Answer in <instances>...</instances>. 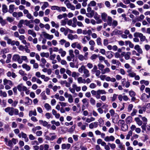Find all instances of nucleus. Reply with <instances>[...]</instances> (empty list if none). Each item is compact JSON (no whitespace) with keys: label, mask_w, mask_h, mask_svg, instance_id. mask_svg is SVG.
<instances>
[{"label":"nucleus","mask_w":150,"mask_h":150,"mask_svg":"<svg viewBox=\"0 0 150 150\" xmlns=\"http://www.w3.org/2000/svg\"><path fill=\"white\" fill-rule=\"evenodd\" d=\"M78 71L81 74L83 72V76L85 78L88 77L90 75L89 71L86 68L84 65H82L79 69Z\"/></svg>","instance_id":"1"},{"label":"nucleus","mask_w":150,"mask_h":150,"mask_svg":"<svg viewBox=\"0 0 150 150\" xmlns=\"http://www.w3.org/2000/svg\"><path fill=\"white\" fill-rule=\"evenodd\" d=\"M134 37H139L140 38V41L144 42L146 40V38L145 36L141 33L135 32L134 34Z\"/></svg>","instance_id":"2"},{"label":"nucleus","mask_w":150,"mask_h":150,"mask_svg":"<svg viewBox=\"0 0 150 150\" xmlns=\"http://www.w3.org/2000/svg\"><path fill=\"white\" fill-rule=\"evenodd\" d=\"M12 59L14 61L17 62L19 64H21L22 63L21 57L18 54H14L13 56Z\"/></svg>","instance_id":"3"},{"label":"nucleus","mask_w":150,"mask_h":150,"mask_svg":"<svg viewBox=\"0 0 150 150\" xmlns=\"http://www.w3.org/2000/svg\"><path fill=\"white\" fill-rule=\"evenodd\" d=\"M5 111L8 113L9 115L12 116L14 114V108L13 107H8L5 109Z\"/></svg>","instance_id":"4"},{"label":"nucleus","mask_w":150,"mask_h":150,"mask_svg":"<svg viewBox=\"0 0 150 150\" xmlns=\"http://www.w3.org/2000/svg\"><path fill=\"white\" fill-rule=\"evenodd\" d=\"M64 96L66 98H68V101L69 103H71L73 102V96L71 94L66 92L64 94Z\"/></svg>","instance_id":"5"},{"label":"nucleus","mask_w":150,"mask_h":150,"mask_svg":"<svg viewBox=\"0 0 150 150\" xmlns=\"http://www.w3.org/2000/svg\"><path fill=\"white\" fill-rule=\"evenodd\" d=\"M91 39L90 37L87 36H83L82 38V43L83 44H86L88 41H89Z\"/></svg>","instance_id":"6"},{"label":"nucleus","mask_w":150,"mask_h":150,"mask_svg":"<svg viewBox=\"0 0 150 150\" xmlns=\"http://www.w3.org/2000/svg\"><path fill=\"white\" fill-rule=\"evenodd\" d=\"M67 38L69 39L72 40L74 39H77L78 38V36L76 34L73 35L71 34H69L68 35Z\"/></svg>","instance_id":"7"},{"label":"nucleus","mask_w":150,"mask_h":150,"mask_svg":"<svg viewBox=\"0 0 150 150\" xmlns=\"http://www.w3.org/2000/svg\"><path fill=\"white\" fill-rule=\"evenodd\" d=\"M150 96L147 95L145 93H143L142 94L141 99L144 102L146 101L147 98H149Z\"/></svg>","instance_id":"8"},{"label":"nucleus","mask_w":150,"mask_h":150,"mask_svg":"<svg viewBox=\"0 0 150 150\" xmlns=\"http://www.w3.org/2000/svg\"><path fill=\"white\" fill-rule=\"evenodd\" d=\"M4 84V85H6L7 84H8L10 86H12L13 83L10 80H7V79H5L3 80Z\"/></svg>","instance_id":"9"},{"label":"nucleus","mask_w":150,"mask_h":150,"mask_svg":"<svg viewBox=\"0 0 150 150\" xmlns=\"http://www.w3.org/2000/svg\"><path fill=\"white\" fill-rule=\"evenodd\" d=\"M115 139L114 137L113 136H110V137L106 136L104 139V140L106 142L110 141H113Z\"/></svg>","instance_id":"10"},{"label":"nucleus","mask_w":150,"mask_h":150,"mask_svg":"<svg viewBox=\"0 0 150 150\" xmlns=\"http://www.w3.org/2000/svg\"><path fill=\"white\" fill-rule=\"evenodd\" d=\"M98 126V123L96 122L91 123L89 125V128L91 129H92L93 128H96Z\"/></svg>","instance_id":"11"},{"label":"nucleus","mask_w":150,"mask_h":150,"mask_svg":"<svg viewBox=\"0 0 150 150\" xmlns=\"http://www.w3.org/2000/svg\"><path fill=\"white\" fill-rule=\"evenodd\" d=\"M122 33V31L117 29H115L112 32V33H111V35L112 36H113V35L121 34Z\"/></svg>","instance_id":"12"},{"label":"nucleus","mask_w":150,"mask_h":150,"mask_svg":"<svg viewBox=\"0 0 150 150\" xmlns=\"http://www.w3.org/2000/svg\"><path fill=\"white\" fill-rule=\"evenodd\" d=\"M71 147V144H63L62 145L61 148L62 149H69Z\"/></svg>","instance_id":"13"},{"label":"nucleus","mask_w":150,"mask_h":150,"mask_svg":"<svg viewBox=\"0 0 150 150\" xmlns=\"http://www.w3.org/2000/svg\"><path fill=\"white\" fill-rule=\"evenodd\" d=\"M134 49L136 50L139 53L141 54L142 53V50L139 45H135L134 46Z\"/></svg>","instance_id":"14"},{"label":"nucleus","mask_w":150,"mask_h":150,"mask_svg":"<svg viewBox=\"0 0 150 150\" xmlns=\"http://www.w3.org/2000/svg\"><path fill=\"white\" fill-rule=\"evenodd\" d=\"M95 14V11L93 10L90 11L89 13H86V16L88 18H91L93 17Z\"/></svg>","instance_id":"15"},{"label":"nucleus","mask_w":150,"mask_h":150,"mask_svg":"<svg viewBox=\"0 0 150 150\" xmlns=\"http://www.w3.org/2000/svg\"><path fill=\"white\" fill-rule=\"evenodd\" d=\"M134 120L136 122L137 124L139 126H141L143 124L142 121L138 117H137L135 118Z\"/></svg>","instance_id":"16"},{"label":"nucleus","mask_w":150,"mask_h":150,"mask_svg":"<svg viewBox=\"0 0 150 150\" xmlns=\"http://www.w3.org/2000/svg\"><path fill=\"white\" fill-rule=\"evenodd\" d=\"M101 17L102 20L104 22L107 21V14L105 13L104 12L101 14Z\"/></svg>","instance_id":"17"},{"label":"nucleus","mask_w":150,"mask_h":150,"mask_svg":"<svg viewBox=\"0 0 150 150\" xmlns=\"http://www.w3.org/2000/svg\"><path fill=\"white\" fill-rule=\"evenodd\" d=\"M78 82L79 83H86V80L82 78V77H80L77 78Z\"/></svg>","instance_id":"18"},{"label":"nucleus","mask_w":150,"mask_h":150,"mask_svg":"<svg viewBox=\"0 0 150 150\" xmlns=\"http://www.w3.org/2000/svg\"><path fill=\"white\" fill-rule=\"evenodd\" d=\"M51 9L52 10H57L59 12H61L60 8L57 6H52L51 7Z\"/></svg>","instance_id":"19"},{"label":"nucleus","mask_w":150,"mask_h":150,"mask_svg":"<svg viewBox=\"0 0 150 150\" xmlns=\"http://www.w3.org/2000/svg\"><path fill=\"white\" fill-rule=\"evenodd\" d=\"M15 6V5L13 4H11L9 6L8 11L9 13H11L13 12Z\"/></svg>","instance_id":"20"},{"label":"nucleus","mask_w":150,"mask_h":150,"mask_svg":"<svg viewBox=\"0 0 150 150\" xmlns=\"http://www.w3.org/2000/svg\"><path fill=\"white\" fill-rule=\"evenodd\" d=\"M28 34L29 35H31L33 37H35L36 36V34L33 30H29L28 31Z\"/></svg>","instance_id":"21"},{"label":"nucleus","mask_w":150,"mask_h":150,"mask_svg":"<svg viewBox=\"0 0 150 150\" xmlns=\"http://www.w3.org/2000/svg\"><path fill=\"white\" fill-rule=\"evenodd\" d=\"M37 114L36 110L35 109H34L33 111H30L29 112V115L30 117L32 115L36 116Z\"/></svg>","instance_id":"22"},{"label":"nucleus","mask_w":150,"mask_h":150,"mask_svg":"<svg viewBox=\"0 0 150 150\" xmlns=\"http://www.w3.org/2000/svg\"><path fill=\"white\" fill-rule=\"evenodd\" d=\"M23 68L25 69L27 71H29L30 69V67L26 64H23L22 65Z\"/></svg>","instance_id":"23"},{"label":"nucleus","mask_w":150,"mask_h":150,"mask_svg":"<svg viewBox=\"0 0 150 150\" xmlns=\"http://www.w3.org/2000/svg\"><path fill=\"white\" fill-rule=\"evenodd\" d=\"M131 55V53L130 52H126L124 55L125 59L127 60L129 59L130 58Z\"/></svg>","instance_id":"24"},{"label":"nucleus","mask_w":150,"mask_h":150,"mask_svg":"<svg viewBox=\"0 0 150 150\" xmlns=\"http://www.w3.org/2000/svg\"><path fill=\"white\" fill-rule=\"evenodd\" d=\"M2 10L3 13H6L8 11V9L7 6L5 4H4L2 5Z\"/></svg>","instance_id":"25"},{"label":"nucleus","mask_w":150,"mask_h":150,"mask_svg":"<svg viewBox=\"0 0 150 150\" xmlns=\"http://www.w3.org/2000/svg\"><path fill=\"white\" fill-rule=\"evenodd\" d=\"M98 70L97 66L96 65H94L93 68L91 71V72L92 74H94Z\"/></svg>","instance_id":"26"},{"label":"nucleus","mask_w":150,"mask_h":150,"mask_svg":"<svg viewBox=\"0 0 150 150\" xmlns=\"http://www.w3.org/2000/svg\"><path fill=\"white\" fill-rule=\"evenodd\" d=\"M39 122L40 124L42 125L44 127H46L48 124L47 122L45 121L41 120H39Z\"/></svg>","instance_id":"27"},{"label":"nucleus","mask_w":150,"mask_h":150,"mask_svg":"<svg viewBox=\"0 0 150 150\" xmlns=\"http://www.w3.org/2000/svg\"><path fill=\"white\" fill-rule=\"evenodd\" d=\"M110 71V69L108 67H106L103 69L101 72V74H104L105 73H109Z\"/></svg>","instance_id":"28"},{"label":"nucleus","mask_w":150,"mask_h":150,"mask_svg":"<svg viewBox=\"0 0 150 150\" xmlns=\"http://www.w3.org/2000/svg\"><path fill=\"white\" fill-rule=\"evenodd\" d=\"M82 101L83 103L86 107H88V106L89 103L88 102V100L87 98H83L82 100Z\"/></svg>","instance_id":"29"},{"label":"nucleus","mask_w":150,"mask_h":150,"mask_svg":"<svg viewBox=\"0 0 150 150\" xmlns=\"http://www.w3.org/2000/svg\"><path fill=\"white\" fill-rule=\"evenodd\" d=\"M112 22V18L110 16L107 17V23L109 26H111V23Z\"/></svg>","instance_id":"30"},{"label":"nucleus","mask_w":150,"mask_h":150,"mask_svg":"<svg viewBox=\"0 0 150 150\" xmlns=\"http://www.w3.org/2000/svg\"><path fill=\"white\" fill-rule=\"evenodd\" d=\"M96 41L98 45L101 46L102 45L101 39L100 38L98 37L97 38L96 40Z\"/></svg>","instance_id":"31"},{"label":"nucleus","mask_w":150,"mask_h":150,"mask_svg":"<svg viewBox=\"0 0 150 150\" xmlns=\"http://www.w3.org/2000/svg\"><path fill=\"white\" fill-rule=\"evenodd\" d=\"M25 99L27 101H26L25 103V104H27L28 105H30L32 103V100L31 99H30L29 97H26L25 98Z\"/></svg>","instance_id":"32"},{"label":"nucleus","mask_w":150,"mask_h":150,"mask_svg":"<svg viewBox=\"0 0 150 150\" xmlns=\"http://www.w3.org/2000/svg\"><path fill=\"white\" fill-rule=\"evenodd\" d=\"M78 58L79 60L81 61H83L84 60H86V58L84 57V56L81 54L78 55Z\"/></svg>","instance_id":"33"},{"label":"nucleus","mask_w":150,"mask_h":150,"mask_svg":"<svg viewBox=\"0 0 150 150\" xmlns=\"http://www.w3.org/2000/svg\"><path fill=\"white\" fill-rule=\"evenodd\" d=\"M132 118L131 116H128L126 119V122L127 124L131 123L132 121Z\"/></svg>","instance_id":"34"},{"label":"nucleus","mask_w":150,"mask_h":150,"mask_svg":"<svg viewBox=\"0 0 150 150\" xmlns=\"http://www.w3.org/2000/svg\"><path fill=\"white\" fill-rule=\"evenodd\" d=\"M51 23L52 25V26L53 27H55L56 28H58L59 27V24L58 23H55L54 21H52L51 22Z\"/></svg>","instance_id":"35"},{"label":"nucleus","mask_w":150,"mask_h":150,"mask_svg":"<svg viewBox=\"0 0 150 150\" xmlns=\"http://www.w3.org/2000/svg\"><path fill=\"white\" fill-rule=\"evenodd\" d=\"M24 20H23L22 19L20 20L17 25V26L18 28H21L22 27H23V24L24 23Z\"/></svg>","instance_id":"36"},{"label":"nucleus","mask_w":150,"mask_h":150,"mask_svg":"<svg viewBox=\"0 0 150 150\" xmlns=\"http://www.w3.org/2000/svg\"><path fill=\"white\" fill-rule=\"evenodd\" d=\"M40 55L42 57H45L47 58L49 56V54L48 52L45 53L42 52L40 53Z\"/></svg>","instance_id":"37"},{"label":"nucleus","mask_w":150,"mask_h":150,"mask_svg":"<svg viewBox=\"0 0 150 150\" xmlns=\"http://www.w3.org/2000/svg\"><path fill=\"white\" fill-rule=\"evenodd\" d=\"M75 126L73 125L68 130V132L70 133H72L74 132V130L75 129Z\"/></svg>","instance_id":"38"},{"label":"nucleus","mask_w":150,"mask_h":150,"mask_svg":"<svg viewBox=\"0 0 150 150\" xmlns=\"http://www.w3.org/2000/svg\"><path fill=\"white\" fill-rule=\"evenodd\" d=\"M97 66L98 67L99 70L102 72L105 67L104 66L101 64L99 63L97 65Z\"/></svg>","instance_id":"39"},{"label":"nucleus","mask_w":150,"mask_h":150,"mask_svg":"<svg viewBox=\"0 0 150 150\" xmlns=\"http://www.w3.org/2000/svg\"><path fill=\"white\" fill-rule=\"evenodd\" d=\"M88 5V6L91 7H94L96 6V3L95 1H91Z\"/></svg>","instance_id":"40"},{"label":"nucleus","mask_w":150,"mask_h":150,"mask_svg":"<svg viewBox=\"0 0 150 150\" xmlns=\"http://www.w3.org/2000/svg\"><path fill=\"white\" fill-rule=\"evenodd\" d=\"M107 57L108 59H111L113 57V55L112 54V52L111 51H108L107 52Z\"/></svg>","instance_id":"41"},{"label":"nucleus","mask_w":150,"mask_h":150,"mask_svg":"<svg viewBox=\"0 0 150 150\" xmlns=\"http://www.w3.org/2000/svg\"><path fill=\"white\" fill-rule=\"evenodd\" d=\"M79 73H77L75 71H73L72 72L71 76L74 78H76L79 76Z\"/></svg>","instance_id":"42"},{"label":"nucleus","mask_w":150,"mask_h":150,"mask_svg":"<svg viewBox=\"0 0 150 150\" xmlns=\"http://www.w3.org/2000/svg\"><path fill=\"white\" fill-rule=\"evenodd\" d=\"M44 107L47 110V111L49 110H50L51 109V106L48 103H46L44 105Z\"/></svg>","instance_id":"43"},{"label":"nucleus","mask_w":150,"mask_h":150,"mask_svg":"<svg viewBox=\"0 0 150 150\" xmlns=\"http://www.w3.org/2000/svg\"><path fill=\"white\" fill-rule=\"evenodd\" d=\"M68 20V19L67 18L64 20H62L61 21V25L62 26L65 25L67 23V21Z\"/></svg>","instance_id":"44"},{"label":"nucleus","mask_w":150,"mask_h":150,"mask_svg":"<svg viewBox=\"0 0 150 150\" xmlns=\"http://www.w3.org/2000/svg\"><path fill=\"white\" fill-rule=\"evenodd\" d=\"M97 93H98L100 95V94H105L106 93V92L104 90L99 89L97 90Z\"/></svg>","instance_id":"45"},{"label":"nucleus","mask_w":150,"mask_h":150,"mask_svg":"<svg viewBox=\"0 0 150 150\" xmlns=\"http://www.w3.org/2000/svg\"><path fill=\"white\" fill-rule=\"evenodd\" d=\"M132 134V131L130 130L128 132V134L127 135L126 137V139H130V136H131Z\"/></svg>","instance_id":"46"},{"label":"nucleus","mask_w":150,"mask_h":150,"mask_svg":"<svg viewBox=\"0 0 150 150\" xmlns=\"http://www.w3.org/2000/svg\"><path fill=\"white\" fill-rule=\"evenodd\" d=\"M74 150H77L81 148V146H79V144L78 143H76L74 145Z\"/></svg>","instance_id":"47"},{"label":"nucleus","mask_w":150,"mask_h":150,"mask_svg":"<svg viewBox=\"0 0 150 150\" xmlns=\"http://www.w3.org/2000/svg\"><path fill=\"white\" fill-rule=\"evenodd\" d=\"M118 24L117 21L115 20L113 21L111 23V25L113 26L114 28L116 27Z\"/></svg>","instance_id":"48"},{"label":"nucleus","mask_w":150,"mask_h":150,"mask_svg":"<svg viewBox=\"0 0 150 150\" xmlns=\"http://www.w3.org/2000/svg\"><path fill=\"white\" fill-rule=\"evenodd\" d=\"M90 102L91 105H94L95 104L96 100H95L92 97L90 98Z\"/></svg>","instance_id":"49"},{"label":"nucleus","mask_w":150,"mask_h":150,"mask_svg":"<svg viewBox=\"0 0 150 150\" xmlns=\"http://www.w3.org/2000/svg\"><path fill=\"white\" fill-rule=\"evenodd\" d=\"M9 51V50L8 49L6 48H4L2 50H1V53L3 54H4L5 53H7Z\"/></svg>","instance_id":"50"},{"label":"nucleus","mask_w":150,"mask_h":150,"mask_svg":"<svg viewBox=\"0 0 150 150\" xmlns=\"http://www.w3.org/2000/svg\"><path fill=\"white\" fill-rule=\"evenodd\" d=\"M128 128L127 126L125 124L122 126L121 127V130L123 131H125Z\"/></svg>","instance_id":"51"},{"label":"nucleus","mask_w":150,"mask_h":150,"mask_svg":"<svg viewBox=\"0 0 150 150\" xmlns=\"http://www.w3.org/2000/svg\"><path fill=\"white\" fill-rule=\"evenodd\" d=\"M112 63V64H115L117 63L119 65V64H121V63L120 62H119L118 61H117L115 59H112L111 61Z\"/></svg>","instance_id":"52"},{"label":"nucleus","mask_w":150,"mask_h":150,"mask_svg":"<svg viewBox=\"0 0 150 150\" xmlns=\"http://www.w3.org/2000/svg\"><path fill=\"white\" fill-rule=\"evenodd\" d=\"M7 95L5 92H3L2 91H0V96H3L6 97L7 96Z\"/></svg>","instance_id":"53"},{"label":"nucleus","mask_w":150,"mask_h":150,"mask_svg":"<svg viewBox=\"0 0 150 150\" xmlns=\"http://www.w3.org/2000/svg\"><path fill=\"white\" fill-rule=\"evenodd\" d=\"M118 95L115 94H114L113 95L112 97H110L112 101H114L117 98Z\"/></svg>","instance_id":"54"},{"label":"nucleus","mask_w":150,"mask_h":150,"mask_svg":"<svg viewBox=\"0 0 150 150\" xmlns=\"http://www.w3.org/2000/svg\"><path fill=\"white\" fill-rule=\"evenodd\" d=\"M140 83L141 84L144 83L146 86H147L149 84V82L148 81H145L144 80H142L141 81Z\"/></svg>","instance_id":"55"},{"label":"nucleus","mask_w":150,"mask_h":150,"mask_svg":"<svg viewBox=\"0 0 150 150\" xmlns=\"http://www.w3.org/2000/svg\"><path fill=\"white\" fill-rule=\"evenodd\" d=\"M137 110L136 109L134 108L132 110V112L131 113V115L132 116H134L136 115V113L137 112Z\"/></svg>","instance_id":"56"},{"label":"nucleus","mask_w":150,"mask_h":150,"mask_svg":"<svg viewBox=\"0 0 150 150\" xmlns=\"http://www.w3.org/2000/svg\"><path fill=\"white\" fill-rule=\"evenodd\" d=\"M147 124V123H144L143 125H142L141 128H142L143 130L142 131V132H144L143 130L145 131L146 130V125Z\"/></svg>","instance_id":"57"},{"label":"nucleus","mask_w":150,"mask_h":150,"mask_svg":"<svg viewBox=\"0 0 150 150\" xmlns=\"http://www.w3.org/2000/svg\"><path fill=\"white\" fill-rule=\"evenodd\" d=\"M133 105L132 104H129L128 107L127 108V111L128 112H130L133 108Z\"/></svg>","instance_id":"58"},{"label":"nucleus","mask_w":150,"mask_h":150,"mask_svg":"<svg viewBox=\"0 0 150 150\" xmlns=\"http://www.w3.org/2000/svg\"><path fill=\"white\" fill-rule=\"evenodd\" d=\"M69 54L72 57H74L75 56L73 54L74 51L72 50H70L69 51Z\"/></svg>","instance_id":"59"},{"label":"nucleus","mask_w":150,"mask_h":150,"mask_svg":"<svg viewBox=\"0 0 150 150\" xmlns=\"http://www.w3.org/2000/svg\"><path fill=\"white\" fill-rule=\"evenodd\" d=\"M89 44L90 46H95V43L94 41L92 40H90L89 42Z\"/></svg>","instance_id":"60"},{"label":"nucleus","mask_w":150,"mask_h":150,"mask_svg":"<svg viewBox=\"0 0 150 150\" xmlns=\"http://www.w3.org/2000/svg\"><path fill=\"white\" fill-rule=\"evenodd\" d=\"M18 72L22 76H24L27 75L25 73V71L22 69L19 70Z\"/></svg>","instance_id":"61"},{"label":"nucleus","mask_w":150,"mask_h":150,"mask_svg":"<svg viewBox=\"0 0 150 150\" xmlns=\"http://www.w3.org/2000/svg\"><path fill=\"white\" fill-rule=\"evenodd\" d=\"M26 16L28 18L30 19H34L33 16H32V15L29 13L28 14L26 15Z\"/></svg>","instance_id":"62"},{"label":"nucleus","mask_w":150,"mask_h":150,"mask_svg":"<svg viewBox=\"0 0 150 150\" xmlns=\"http://www.w3.org/2000/svg\"><path fill=\"white\" fill-rule=\"evenodd\" d=\"M18 31L19 33L21 34H24L25 33V30L23 28H21L20 29H18Z\"/></svg>","instance_id":"63"},{"label":"nucleus","mask_w":150,"mask_h":150,"mask_svg":"<svg viewBox=\"0 0 150 150\" xmlns=\"http://www.w3.org/2000/svg\"><path fill=\"white\" fill-rule=\"evenodd\" d=\"M129 94L131 97H134L135 95V93L132 91H130L129 92Z\"/></svg>","instance_id":"64"}]
</instances>
